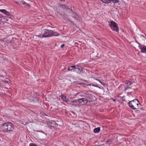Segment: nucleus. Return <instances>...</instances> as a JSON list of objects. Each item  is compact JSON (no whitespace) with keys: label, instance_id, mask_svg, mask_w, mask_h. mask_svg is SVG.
<instances>
[{"label":"nucleus","instance_id":"26","mask_svg":"<svg viewBox=\"0 0 146 146\" xmlns=\"http://www.w3.org/2000/svg\"><path fill=\"white\" fill-rule=\"evenodd\" d=\"M64 46V44H62L61 46V47L62 48Z\"/></svg>","mask_w":146,"mask_h":146},{"label":"nucleus","instance_id":"20","mask_svg":"<svg viewBox=\"0 0 146 146\" xmlns=\"http://www.w3.org/2000/svg\"><path fill=\"white\" fill-rule=\"evenodd\" d=\"M71 11L72 13H73L74 14V15L72 16V17L74 18H77L78 17V16L77 15H76L75 13L72 10H71Z\"/></svg>","mask_w":146,"mask_h":146},{"label":"nucleus","instance_id":"3","mask_svg":"<svg viewBox=\"0 0 146 146\" xmlns=\"http://www.w3.org/2000/svg\"><path fill=\"white\" fill-rule=\"evenodd\" d=\"M2 129L5 131H12L14 129L12 124L10 123H5L3 124Z\"/></svg>","mask_w":146,"mask_h":146},{"label":"nucleus","instance_id":"25","mask_svg":"<svg viewBox=\"0 0 146 146\" xmlns=\"http://www.w3.org/2000/svg\"><path fill=\"white\" fill-rule=\"evenodd\" d=\"M3 25V23L1 21H0V27H1Z\"/></svg>","mask_w":146,"mask_h":146},{"label":"nucleus","instance_id":"31","mask_svg":"<svg viewBox=\"0 0 146 146\" xmlns=\"http://www.w3.org/2000/svg\"><path fill=\"white\" fill-rule=\"evenodd\" d=\"M113 101H115V100H114Z\"/></svg>","mask_w":146,"mask_h":146},{"label":"nucleus","instance_id":"28","mask_svg":"<svg viewBox=\"0 0 146 146\" xmlns=\"http://www.w3.org/2000/svg\"><path fill=\"white\" fill-rule=\"evenodd\" d=\"M0 42H4V41L2 39H0Z\"/></svg>","mask_w":146,"mask_h":146},{"label":"nucleus","instance_id":"23","mask_svg":"<svg viewBox=\"0 0 146 146\" xmlns=\"http://www.w3.org/2000/svg\"><path fill=\"white\" fill-rule=\"evenodd\" d=\"M96 80L98 81L102 85L104 86L105 85V84L103 82H101L100 80L98 79L97 78H96L95 79Z\"/></svg>","mask_w":146,"mask_h":146},{"label":"nucleus","instance_id":"11","mask_svg":"<svg viewBox=\"0 0 146 146\" xmlns=\"http://www.w3.org/2000/svg\"><path fill=\"white\" fill-rule=\"evenodd\" d=\"M78 67V65L72 66L69 67L67 70H72L74 69H76Z\"/></svg>","mask_w":146,"mask_h":146},{"label":"nucleus","instance_id":"30","mask_svg":"<svg viewBox=\"0 0 146 146\" xmlns=\"http://www.w3.org/2000/svg\"><path fill=\"white\" fill-rule=\"evenodd\" d=\"M98 87V88H100V89H101V88L100 87H98H98Z\"/></svg>","mask_w":146,"mask_h":146},{"label":"nucleus","instance_id":"9","mask_svg":"<svg viewBox=\"0 0 146 146\" xmlns=\"http://www.w3.org/2000/svg\"><path fill=\"white\" fill-rule=\"evenodd\" d=\"M22 5H23L24 7L27 9H29L30 7V5L29 4L23 1L21 4Z\"/></svg>","mask_w":146,"mask_h":146},{"label":"nucleus","instance_id":"18","mask_svg":"<svg viewBox=\"0 0 146 146\" xmlns=\"http://www.w3.org/2000/svg\"><path fill=\"white\" fill-rule=\"evenodd\" d=\"M77 69H78V71L77 72V73L79 74L80 73L82 70V68L78 66V67Z\"/></svg>","mask_w":146,"mask_h":146},{"label":"nucleus","instance_id":"19","mask_svg":"<svg viewBox=\"0 0 146 146\" xmlns=\"http://www.w3.org/2000/svg\"><path fill=\"white\" fill-rule=\"evenodd\" d=\"M104 3H109L110 2V0H101Z\"/></svg>","mask_w":146,"mask_h":146},{"label":"nucleus","instance_id":"27","mask_svg":"<svg viewBox=\"0 0 146 146\" xmlns=\"http://www.w3.org/2000/svg\"><path fill=\"white\" fill-rule=\"evenodd\" d=\"M92 86H93L96 87H98V86H97L95 85H94H94H92Z\"/></svg>","mask_w":146,"mask_h":146},{"label":"nucleus","instance_id":"5","mask_svg":"<svg viewBox=\"0 0 146 146\" xmlns=\"http://www.w3.org/2000/svg\"><path fill=\"white\" fill-rule=\"evenodd\" d=\"M50 31L48 29H45L42 32L41 34L37 35L38 37L41 38L51 36V34H50Z\"/></svg>","mask_w":146,"mask_h":146},{"label":"nucleus","instance_id":"17","mask_svg":"<svg viewBox=\"0 0 146 146\" xmlns=\"http://www.w3.org/2000/svg\"><path fill=\"white\" fill-rule=\"evenodd\" d=\"M61 17H62L64 20H66V21H70V20L67 18V16L66 15H63Z\"/></svg>","mask_w":146,"mask_h":146},{"label":"nucleus","instance_id":"8","mask_svg":"<svg viewBox=\"0 0 146 146\" xmlns=\"http://www.w3.org/2000/svg\"><path fill=\"white\" fill-rule=\"evenodd\" d=\"M0 11L2 13H4L5 15H6L8 16H10L11 15V14H10L9 12L7 11L5 9H0Z\"/></svg>","mask_w":146,"mask_h":146},{"label":"nucleus","instance_id":"14","mask_svg":"<svg viewBox=\"0 0 146 146\" xmlns=\"http://www.w3.org/2000/svg\"><path fill=\"white\" fill-rule=\"evenodd\" d=\"M37 135L39 137L42 136L44 135V133L42 131H37Z\"/></svg>","mask_w":146,"mask_h":146},{"label":"nucleus","instance_id":"1","mask_svg":"<svg viewBox=\"0 0 146 146\" xmlns=\"http://www.w3.org/2000/svg\"><path fill=\"white\" fill-rule=\"evenodd\" d=\"M76 96L82 97L78 99L74 100L71 102L72 104L73 105L79 104L82 102L84 104H86L88 102V99H91L92 97L91 94L88 92H81L76 94Z\"/></svg>","mask_w":146,"mask_h":146},{"label":"nucleus","instance_id":"22","mask_svg":"<svg viewBox=\"0 0 146 146\" xmlns=\"http://www.w3.org/2000/svg\"><path fill=\"white\" fill-rule=\"evenodd\" d=\"M111 1H112L113 3H117L119 1L118 0H110V2Z\"/></svg>","mask_w":146,"mask_h":146},{"label":"nucleus","instance_id":"29","mask_svg":"<svg viewBox=\"0 0 146 146\" xmlns=\"http://www.w3.org/2000/svg\"><path fill=\"white\" fill-rule=\"evenodd\" d=\"M136 42L138 44H139V43L137 41H136Z\"/></svg>","mask_w":146,"mask_h":146},{"label":"nucleus","instance_id":"21","mask_svg":"<svg viewBox=\"0 0 146 146\" xmlns=\"http://www.w3.org/2000/svg\"><path fill=\"white\" fill-rule=\"evenodd\" d=\"M55 106H54L53 107H52L50 108V110L52 111H55L56 109L54 108Z\"/></svg>","mask_w":146,"mask_h":146},{"label":"nucleus","instance_id":"7","mask_svg":"<svg viewBox=\"0 0 146 146\" xmlns=\"http://www.w3.org/2000/svg\"><path fill=\"white\" fill-rule=\"evenodd\" d=\"M47 125L50 126L52 127H56L57 126V124L54 121H51L47 122Z\"/></svg>","mask_w":146,"mask_h":146},{"label":"nucleus","instance_id":"4","mask_svg":"<svg viewBox=\"0 0 146 146\" xmlns=\"http://www.w3.org/2000/svg\"><path fill=\"white\" fill-rule=\"evenodd\" d=\"M125 84L126 85V87H125V91L129 89H132L133 90L136 89L135 83L134 82H131L129 81H127L125 82Z\"/></svg>","mask_w":146,"mask_h":146},{"label":"nucleus","instance_id":"6","mask_svg":"<svg viewBox=\"0 0 146 146\" xmlns=\"http://www.w3.org/2000/svg\"><path fill=\"white\" fill-rule=\"evenodd\" d=\"M110 23L111 24H109V25L111 27V29L113 31H115L118 33L119 30L117 24L115 22L113 21H111Z\"/></svg>","mask_w":146,"mask_h":146},{"label":"nucleus","instance_id":"15","mask_svg":"<svg viewBox=\"0 0 146 146\" xmlns=\"http://www.w3.org/2000/svg\"><path fill=\"white\" fill-rule=\"evenodd\" d=\"M61 98L63 101L65 102H68V100L66 98V96H65L62 95L61 96Z\"/></svg>","mask_w":146,"mask_h":146},{"label":"nucleus","instance_id":"16","mask_svg":"<svg viewBox=\"0 0 146 146\" xmlns=\"http://www.w3.org/2000/svg\"><path fill=\"white\" fill-rule=\"evenodd\" d=\"M100 128L98 127L95 128L94 130V133H99L100 131Z\"/></svg>","mask_w":146,"mask_h":146},{"label":"nucleus","instance_id":"10","mask_svg":"<svg viewBox=\"0 0 146 146\" xmlns=\"http://www.w3.org/2000/svg\"><path fill=\"white\" fill-rule=\"evenodd\" d=\"M139 47L140 48L141 50V52L143 53H146V46H144L143 47L140 46L139 45Z\"/></svg>","mask_w":146,"mask_h":146},{"label":"nucleus","instance_id":"2","mask_svg":"<svg viewBox=\"0 0 146 146\" xmlns=\"http://www.w3.org/2000/svg\"><path fill=\"white\" fill-rule=\"evenodd\" d=\"M128 105L129 107L133 110L138 109L140 105L139 102L137 99L129 101Z\"/></svg>","mask_w":146,"mask_h":146},{"label":"nucleus","instance_id":"24","mask_svg":"<svg viewBox=\"0 0 146 146\" xmlns=\"http://www.w3.org/2000/svg\"><path fill=\"white\" fill-rule=\"evenodd\" d=\"M29 146H36V145L35 143H31Z\"/></svg>","mask_w":146,"mask_h":146},{"label":"nucleus","instance_id":"12","mask_svg":"<svg viewBox=\"0 0 146 146\" xmlns=\"http://www.w3.org/2000/svg\"><path fill=\"white\" fill-rule=\"evenodd\" d=\"M50 34H51V36H58L59 35V34L56 32L53 31L52 30L50 31Z\"/></svg>","mask_w":146,"mask_h":146},{"label":"nucleus","instance_id":"13","mask_svg":"<svg viewBox=\"0 0 146 146\" xmlns=\"http://www.w3.org/2000/svg\"><path fill=\"white\" fill-rule=\"evenodd\" d=\"M13 1L16 3L20 5H21V4L23 1L22 0H13Z\"/></svg>","mask_w":146,"mask_h":146}]
</instances>
